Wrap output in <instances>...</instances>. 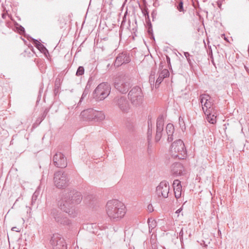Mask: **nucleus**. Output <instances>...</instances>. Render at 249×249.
<instances>
[{
  "mask_svg": "<svg viewBox=\"0 0 249 249\" xmlns=\"http://www.w3.org/2000/svg\"><path fill=\"white\" fill-rule=\"evenodd\" d=\"M61 199L58 201L59 208L72 217L77 215L74 205L79 204L82 200L80 192L71 188H63L61 190Z\"/></svg>",
  "mask_w": 249,
  "mask_h": 249,
  "instance_id": "f257e3e1",
  "label": "nucleus"
},
{
  "mask_svg": "<svg viewBox=\"0 0 249 249\" xmlns=\"http://www.w3.org/2000/svg\"><path fill=\"white\" fill-rule=\"evenodd\" d=\"M106 211L110 219L117 221L124 216L126 208L121 201L117 199H112L107 203Z\"/></svg>",
  "mask_w": 249,
  "mask_h": 249,
  "instance_id": "f03ea898",
  "label": "nucleus"
},
{
  "mask_svg": "<svg viewBox=\"0 0 249 249\" xmlns=\"http://www.w3.org/2000/svg\"><path fill=\"white\" fill-rule=\"evenodd\" d=\"M133 79L128 74H123L117 77L114 82L115 89L122 94H126L133 85Z\"/></svg>",
  "mask_w": 249,
  "mask_h": 249,
  "instance_id": "7ed1b4c3",
  "label": "nucleus"
},
{
  "mask_svg": "<svg viewBox=\"0 0 249 249\" xmlns=\"http://www.w3.org/2000/svg\"><path fill=\"white\" fill-rule=\"evenodd\" d=\"M111 86L107 82L100 84L94 89L92 93L93 98L96 101L104 100L110 94Z\"/></svg>",
  "mask_w": 249,
  "mask_h": 249,
  "instance_id": "20e7f679",
  "label": "nucleus"
},
{
  "mask_svg": "<svg viewBox=\"0 0 249 249\" xmlns=\"http://www.w3.org/2000/svg\"><path fill=\"white\" fill-rule=\"evenodd\" d=\"M170 151L172 157L179 159H183L187 155L184 143L180 139L176 140L172 143Z\"/></svg>",
  "mask_w": 249,
  "mask_h": 249,
  "instance_id": "39448f33",
  "label": "nucleus"
},
{
  "mask_svg": "<svg viewBox=\"0 0 249 249\" xmlns=\"http://www.w3.org/2000/svg\"><path fill=\"white\" fill-rule=\"evenodd\" d=\"M80 116L85 121L98 122L103 120L105 116L102 111H97L93 108H88L81 112Z\"/></svg>",
  "mask_w": 249,
  "mask_h": 249,
  "instance_id": "423d86ee",
  "label": "nucleus"
},
{
  "mask_svg": "<svg viewBox=\"0 0 249 249\" xmlns=\"http://www.w3.org/2000/svg\"><path fill=\"white\" fill-rule=\"evenodd\" d=\"M128 99L130 101L133 106H140L142 103L143 94L141 88L138 86L133 87L129 90Z\"/></svg>",
  "mask_w": 249,
  "mask_h": 249,
  "instance_id": "0eeeda50",
  "label": "nucleus"
},
{
  "mask_svg": "<svg viewBox=\"0 0 249 249\" xmlns=\"http://www.w3.org/2000/svg\"><path fill=\"white\" fill-rule=\"evenodd\" d=\"M129 99L122 95H117L112 100L113 105L124 113H128L131 109Z\"/></svg>",
  "mask_w": 249,
  "mask_h": 249,
  "instance_id": "6e6552de",
  "label": "nucleus"
},
{
  "mask_svg": "<svg viewBox=\"0 0 249 249\" xmlns=\"http://www.w3.org/2000/svg\"><path fill=\"white\" fill-rule=\"evenodd\" d=\"M200 101L202 106L203 110L205 114H209L211 116L212 111L215 110L213 102L209 95L207 94H202L200 96Z\"/></svg>",
  "mask_w": 249,
  "mask_h": 249,
  "instance_id": "1a4fd4ad",
  "label": "nucleus"
},
{
  "mask_svg": "<svg viewBox=\"0 0 249 249\" xmlns=\"http://www.w3.org/2000/svg\"><path fill=\"white\" fill-rule=\"evenodd\" d=\"M50 243L53 249H67L64 238L58 234H53Z\"/></svg>",
  "mask_w": 249,
  "mask_h": 249,
  "instance_id": "9d476101",
  "label": "nucleus"
},
{
  "mask_svg": "<svg viewBox=\"0 0 249 249\" xmlns=\"http://www.w3.org/2000/svg\"><path fill=\"white\" fill-rule=\"evenodd\" d=\"M54 183L55 187H65L68 185L69 179L67 175L61 171L56 172L54 174Z\"/></svg>",
  "mask_w": 249,
  "mask_h": 249,
  "instance_id": "9b49d317",
  "label": "nucleus"
},
{
  "mask_svg": "<svg viewBox=\"0 0 249 249\" xmlns=\"http://www.w3.org/2000/svg\"><path fill=\"white\" fill-rule=\"evenodd\" d=\"M52 216L55 221L61 225L69 226L71 224V220L65 216L61 212L56 209H53L51 212Z\"/></svg>",
  "mask_w": 249,
  "mask_h": 249,
  "instance_id": "f8f14e48",
  "label": "nucleus"
},
{
  "mask_svg": "<svg viewBox=\"0 0 249 249\" xmlns=\"http://www.w3.org/2000/svg\"><path fill=\"white\" fill-rule=\"evenodd\" d=\"M53 163L58 168H65L67 165V160L65 156L61 152H57L53 156Z\"/></svg>",
  "mask_w": 249,
  "mask_h": 249,
  "instance_id": "ddd939ff",
  "label": "nucleus"
},
{
  "mask_svg": "<svg viewBox=\"0 0 249 249\" xmlns=\"http://www.w3.org/2000/svg\"><path fill=\"white\" fill-rule=\"evenodd\" d=\"M164 118L163 115H160L157 120L155 141L158 142L162 137L163 131Z\"/></svg>",
  "mask_w": 249,
  "mask_h": 249,
  "instance_id": "4468645a",
  "label": "nucleus"
},
{
  "mask_svg": "<svg viewBox=\"0 0 249 249\" xmlns=\"http://www.w3.org/2000/svg\"><path fill=\"white\" fill-rule=\"evenodd\" d=\"M131 58L129 54L126 52H123L118 54L116 58L114 66L119 67L123 64H126L130 62Z\"/></svg>",
  "mask_w": 249,
  "mask_h": 249,
  "instance_id": "2eb2a0df",
  "label": "nucleus"
},
{
  "mask_svg": "<svg viewBox=\"0 0 249 249\" xmlns=\"http://www.w3.org/2000/svg\"><path fill=\"white\" fill-rule=\"evenodd\" d=\"M184 167L183 165L179 162H175L172 165L171 172L175 176H181L183 175Z\"/></svg>",
  "mask_w": 249,
  "mask_h": 249,
  "instance_id": "dca6fc26",
  "label": "nucleus"
},
{
  "mask_svg": "<svg viewBox=\"0 0 249 249\" xmlns=\"http://www.w3.org/2000/svg\"><path fill=\"white\" fill-rule=\"evenodd\" d=\"M166 133L167 135V141L171 142L174 140L173 134L175 131L174 126L172 124L169 123L165 128Z\"/></svg>",
  "mask_w": 249,
  "mask_h": 249,
  "instance_id": "f3484780",
  "label": "nucleus"
},
{
  "mask_svg": "<svg viewBox=\"0 0 249 249\" xmlns=\"http://www.w3.org/2000/svg\"><path fill=\"white\" fill-rule=\"evenodd\" d=\"M169 75V72L167 69H163L159 73V77L157 79L155 83V87L157 88L159 87L160 84L161 83L164 78H166Z\"/></svg>",
  "mask_w": 249,
  "mask_h": 249,
  "instance_id": "a211bd4d",
  "label": "nucleus"
},
{
  "mask_svg": "<svg viewBox=\"0 0 249 249\" xmlns=\"http://www.w3.org/2000/svg\"><path fill=\"white\" fill-rule=\"evenodd\" d=\"M170 189L171 188H156V192L159 196L161 194L163 197L167 198Z\"/></svg>",
  "mask_w": 249,
  "mask_h": 249,
  "instance_id": "6ab92c4d",
  "label": "nucleus"
},
{
  "mask_svg": "<svg viewBox=\"0 0 249 249\" xmlns=\"http://www.w3.org/2000/svg\"><path fill=\"white\" fill-rule=\"evenodd\" d=\"M148 123V130H147V140L149 141L152 138V124L151 119L148 118V120L147 121Z\"/></svg>",
  "mask_w": 249,
  "mask_h": 249,
  "instance_id": "aec40b11",
  "label": "nucleus"
},
{
  "mask_svg": "<svg viewBox=\"0 0 249 249\" xmlns=\"http://www.w3.org/2000/svg\"><path fill=\"white\" fill-rule=\"evenodd\" d=\"M215 110L212 111L210 114L211 116L209 114H205L207 116V120L208 121L212 124H214L216 123V116L215 115Z\"/></svg>",
  "mask_w": 249,
  "mask_h": 249,
  "instance_id": "412c9836",
  "label": "nucleus"
},
{
  "mask_svg": "<svg viewBox=\"0 0 249 249\" xmlns=\"http://www.w3.org/2000/svg\"><path fill=\"white\" fill-rule=\"evenodd\" d=\"M147 24V33L150 36V38L151 39H155L154 35L153 34V30H152V25L150 21H146Z\"/></svg>",
  "mask_w": 249,
  "mask_h": 249,
  "instance_id": "4be33fe9",
  "label": "nucleus"
},
{
  "mask_svg": "<svg viewBox=\"0 0 249 249\" xmlns=\"http://www.w3.org/2000/svg\"><path fill=\"white\" fill-rule=\"evenodd\" d=\"M40 193V190L39 188H37V189L36 190V191L34 192V193L32 197V200H31V205H33L35 203L36 201V200L38 196L39 195Z\"/></svg>",
  "mask_w": 249,
  "mask_h": 249,
  "instance_id": "5701e85b",
  "label": "nucleus"
},
{
  "mask_svg": "<svg viewBox=\"0 0 249 249\" xmlns=\"http://www.w3.org/2000/svg\"><path fill=\"white\" fill-rule=\"evenodd\" d=\"M182 188H171L174 191L175 196L177 198L181 196Z\"/></svg>",
  "mask_w": 249,
  "mask_h": 249,
  "instance_id": "b1692460",
  "label": "nucleus"
},
{
  "mask_svg": "<svg viewBox=\"0 0 249 249\" xmlns=\"http://www.w3.org/2000/svg\"><path fill=\"white\" fill-rule=\"evenodd\" d=\"M142 13L143 15L145 18L146 22L147 21H150L149 12L147 8L145 7L144 8L142 9Z\"/></svg>",
  "mask_w": 249,
  "mask_h": 249,
  "instance_id": "393cba45",
  "label": "nucleus"
},
{
  "mask_svg": "<svg viewBox=\"0 0 249 249\" xmlns=\"http://www.w3.org/2000/svg\"><path fill=\"white\" fill-rule=\"evenodd\" d=\"M85 69L83 66L78 67L76 72V75L77 76H81L84 74Z\"/></svg>",
  "mask_w": 249,
  "mask_h": 249,
  "instance_id": "a878e982",
  "label": "nucleus"
},
{
  "mask_svg": "<svg viewBox=\"0 0 249 249\" xmlns=\"http://www.w3.org/2000/svg\"><path fill=\"white\" fill-rule=\"evenodd\" d=\"M15 25L17 26V29L18 31L20 34H23L25 33V31L24 27H23L21 25H19L18 23H16Z\"/></svg>",
  "mask_w": 249,
  "mask_h": 249,
  "instance_id": "bb28decb",
  "label": "nucleus"
},
{
  "mask_svg": "<svg viewBox=\"0 0 249 249\" xmlns=\"http://www.w3.org/2000/svg\"><path fill=\"white\" fill-rule=\"evenodd\" d=\"M89 91H88V90H84L83 94L81 96V97L80 98V99L79 100V102L78 104V105H80L81 103H82V101L87 97L88 94H89Z\"/></svg>",
  "mask_w": 249,
  "mask_h": 249,
  "instance_id": "cd10ccee",
  "label": "nucleus"
},
{
  "mask_svg": "<svg viewBox=\"0 0 249 249\" xmlns=\"http://www.w3.org/2000/svg\"><path fill=\"white\" fill-rule=\"evenodd\" d=\"M184 55L186 57L188 62L189 63L190 66L192 65V62L191 59V57H192V55L190 54L188 52H184Z\"/></svg>",
  "mask_w": 249,
  "mask_h": 249,
  "instance_id": "c85d7f7f",
  "label": "nucleus"
},
{
  "mask_svg": "<svg viewBox=\"0 0 249 249\" xmlns=\"http://www.w3.org/2000/svg\"><path fill=\"white\" fill-rule=\"evenodd\" d=\"M148 223L149 229L151 228L152 229L156 226V222L154 220H152V221H150V219H148Z\"/></svg>",
  "mask_w": 249,
  "mask_h": 249,
  "instance_id": "c756f323",
  "label": "nucleus"
},
{
  "mask_svg": "<svg viewBox=\"0 0 249 249\" xmlns=\"http://www.w3.org/2000/svg\"><path fill=\"white\" fill-rule=\"evenodd\" d=\"M183 3L182 0H179L177 5V9L179 12L183 11Z\"/></svg>",
  "mask_w": 249,
  "mask_h": 249,
  "instance_id": "7c9ffc66",
  "label": "nucleus"
},
{
  "mask_svg": "<svg viewBox=\"0 0 249 249\" xmlns=\"http://www.w3.org/2000/svg\"><path fill=\"white\" fill-rule=\"evenodd\" d=\"M157 187H170L169 183L166 180H163Z\"/></svg>",
  "mask_w": 249,
  "mask_h": 249,
  "instance_id": "2f4dec72",
  "label": "nucleus"
},
{
  "mask_svg": "<svg viewBox=\"0 0 249 249\" xmlns=\"http://www.w3.org/2000/svg\"><path fill=\"white\" fill-rule=\"evenodd\" d=\"M31 39L32 40L33 44L37 48H39L40 45H41V43L39 42L37 40L34 39L33 38H31Z\"/></svg>",
  "mask_w": 249,
  "mask_h": 249,
  "instance_id": "473e14b6",
  "label": "nucleus"
},
{
  "mask_svg": "<svg viewBox=\"0 0 249 249\" xmlns=\"http://www.w3.org/2000/svg\"><path fill=\"white\" fill-rule=\"evenodd\" d=\"M172 187H182L180 181L178 179L174 180Z\"/></svg>",
  "mask_w": 249,
  "mask_h": 249,
  "instance_id": "72a5a7b5",
  "label": "nucleus"
},
{
  "mask_svg": "<svg viewBox=\"0 0 249 249\" xmlns=\"http://www.w3.org/2000/svg\"><path fill=\"white\" fill-rule=\"evenodd\" d=\"M40 45L41 46H40L39 48H37V49H38L41 52H44L45 51L48 52L47 49L43 44H41Z\"/></svg>",
  "mask_w": 249,
  "mask_h": 249,
  "instance_id": "f704fd0d",
  "label": "nucleus"
},
{
  "mask_svg": "<svg viewBox=\"0 0 249 249\" xmlns=\"http://www.w3.org/2000/svg\"><path fill=\"white\" fill-rule=\"evenodd\" d=\"M48 112V110L47 109H46L43 113V115H42V117H41V118L40 119V122H41L42 120H43L44 119V118H45V117L46 116L47 113Z\"/></svg>",
  "mask_w": 249,
  "mask_h": 249,
  "instance_id": "c9c22d12",
  "label": "nucleus"
},
{
  "mask_svg": "<svg viewBox=\"0 0 249 249\" xmlns=\"http://www.w3.org/2000/svg\"><path fill=\"white\" fill-rule=\"evenodd\" d=\"M183 228H182L181 229V231L179 232V239L181 242L183 240Z\"/></svg>",
  "mask_w": 249,
  "mask_h": 249,
  "instance_id": "e433bc0d",
  "label": "nucleus"
},
{
  "mask_svg": "<svg viewBox=\"0 0 249 249\" xmlns=\"http://www.w3.org/2000/svg\"><path fill=\"white\" fill-rule=\"evenodd\" d=\"M147 210L149 212L151 213L154 211V209L153 206L151 204H150L147 206Z\"/></svg>",
  "mask_w": 249,
  "mask_h": 249,
  "instance_id": "4c0bfd02",
  "label": "nucleus"
},
{
  "mask_svg": "<svg viewBox=\"0 0 249 249\" xmlns=\"http://www.w3.org/2000/svg\"><path fill=\"white\" fill-rule=\"evenodd\" d=\"M157 16V12L156 10H154L151 13V16L153 18V21H154V19L156 18Z\"/></svg>",
  "mask_w": 249,
  "mask_h": 249,
  "instance_id": "58836bf2",
  "label": "nucleus"
},
{
  "mask_svg": "<svg viewBox=\"0 0 249 249\" xmlns=\"http://www.w3.org/2000/svg\"><path fill=\"white\" fill-rule=\"evenodd\" d=\"M166 57L167 63L168 64V67H169V68H170L171 67V62H170V58L169 56H168V55H166Z\"/></svg>",
  "mask_w": 249,
  "mask_h": 249,
  "instance_id": "ea45409f",
  "label": "nucleus"
},
{
  "mask_svg": "<svg viewBox=\"0 0 249 249\" xmlns=\"http://www.w3.org/2000/svg\"><path fill=\"white\" fill-rule=\"evenodd\" d=\"M154 81H155V77L154 76H151V75H150L149 76V82L151 84H152V83H154Z\"/></svg>",
  "mask_w": 249,
  "mask_h": 249,
  "instance_id": "a19ab883",
  "label": "nucleus"
},
{
  "mask_svg": "<svg viewBox=\"0 0 249 249\" xmlns=\"http://www.w3.org/2000/svg\"><path fill=\"white\" fill-rule=\"evenodd\" d=\"M208 53L209 55H210V57L211 58H213V56L212 50L211 49V47L210 48L209 51H208Z\"/></svg>",
  "mask_w": 249,
  "mask_h": 249,
  "instance_id": "79ce46f5",
  "label": "nucleus"
},
{
  "mask_svg": "<svg viewBox=\"0 0 249 249\" xmlns=\"http://www.w3.org/2000/svg\"><path fill=\"white\" fill-rule=\"evenodd\" d=\"M59 87V84L58 82H57V81L56 80L55 82V90L56 89H58Z\"/></svg>",
  "mask_w": 249,
  "mask_h": 249,
  "instance_id": "37998d69",
  "label": "nucleus"
},
{
  "mask_svg": "<svg viewBox=\"0 0 249 249\" xmlns=\"http://www.w3.org/2000/svg\"><path fill=\"white\" fill-rule=\"evenodd\" d=\"M155 74H156V71L155 70H152L151 71V73H150V75H151V76H155Z\"/></svg>",
  "mask_w": 249,
  "mask_h": 249,
  "instance_id": "c03bdc74",
  "label": "nucleus"
},
{
  "mask_svg": "<svg viewBox=\"0 0 249 249\" xmlns=\"http://www.w3.org/2000/svg\"><path fill=\"white\" fill-rule=\"evenodd\" d=\"M217 5L220 9H221L222 3L220 1H218L217 2Z\"/></svg>",
  "mask_w": 249,
  "mask_h": 249,
  "instance_id": "a18cd8bd",
  "label": "nucleus"
},
{
  "mask_svg": "<svg viewBox=\"0 0 249 249\" xmlns=\"http://www.w3.org/2000/svg\"><path fill=\"white\" fill-rule=\"evenodd\" d=\"M7 14V12H6V13H2L1 15L2 18L3 19H5Z\"/></svg>",
  "mask_w": 249,
  "mask_h": 249,
  "instance_id": "49530a36",
  "label": "nucleus"
},
{
  "mask_svg": "<svg viewBox=\"0 0 249 249\" xmlns=\"http://www.w3.org/2000/svg\"><path fill=\"white\" fill-rule=\"evenodd\" d=\"M91 78H90L89 79L88 82V83L87 84V85L89 86V87H90V86H91Z\"/></svg>",
  "mask_w": 249,
  "mask_h": 249,
  "instance_id": "de8ad7c7",
  "label": "nucleus"
},
{
  "mask_svg": "<svg viewBox=\"0 0 249 249\" xmlns=\"http://www.w3.org/2000/svg\"><path fill=\"white\" fill-rule=\"evenodd\" d=\"M182 208H180L179 209H178V210H177V211L176 212V213H179L181 212V211H182Z\"/></svg>",
  "mask_w": 249,
  "mask_h": 249,
  "instance_id": "09e8293b",
  "label": "nucleus"
},
{
  "mask_svg": "<svg viewBox=\"0 0 249 249\" xmlns=\"http://www.w3.org/2000/svg\"><path fill=\"white\" fill-rule=\"evenodd\" d=\"M163 68V66L162 63H160V66H159V69L161 70H162Z\"/></svg>",
  "mask_w": 249,
  "mask_h": 249,
  "instance_id": "8fccbe9b",
  "label": "nucleus"
},
{
  "mask_svg": "<svg viewBox=\"0 0 249 249\" xmlns=\"http://www.w3.org/2000/svg\"><path fill=\"white\" fill-rule=\"evenodd\" d=\"M89 89H90V87H89V86L86 85L84 90H88V91H89Z\"/></svg>",
  "mask_w": 249,
  "mask_h": 249,
  "instance_id": "3c124183",
  "label": "nucleus"
},
{
  "mask_svg": "<svg viewBox=\"0 0 249 249\" xmlns=\"http://www.w3.org/2000/svg\"><path fill=\"white\" fill-rule=\"evenodd\" d=\"M40 119H37L36 121V122H38L39 124H40L41 122H40Z\"/></svg>",
  "mask_w": 249,
  "mask_h": 249,
  "instance_id": "603ef678",
  "label": "nucleus"
},
{
  "mask_svg": "<svg viewBox=\"0 0 249 249\" xmlns=\"http://www.w3.org/2000/svg\"><path fill=\"white\" fill-rule=\"evenodd\" d=\"M212 63H213V65H214V61H213V58H212Z\"/></svg>",
  "mask_w": 249,
  "mask_h": 249,
  "instance_id": "864d4df0",
  "label": "nucleus"
},
{
  "mask_svg": "<svg viewBox=\"0 0 249 249\" xmlns=\"http://www.w3.org/2000/svg\"><path fill=\"white\" fill-rule=\"evenodd\" d=\"M16 227H13V228L12 229V230L13 231H16Z\"/></svg>",
  "mask_w": 249,
  "mask_h": 249,
  "instance_id": "5fc2aeb1",
  "label": "nucleus"
},
{
  "mask_svg": "<svg viewBox=\"0 0 249 249\" xmlns=\"http://www.w3.org/2000/svg\"><path fill=\"white\" fill-rule=\"evenodd\" d=\"M16 227H13V228L12 229V230L13 231H16Z\"/></svg>",
  "mask_w": 249,
  "mask_h": 249,
  "instance_id": "6e6d98bb",
  "label": "nucleus"
},
{
  "mask_svg": "<svg viewBox=\"0 0 249 249\" xmlns=\"http://www.w3.org/2000/svg\"><path fill=\"white\" fill-rule=\"evenodd\" d=\"M180 120H181V119H180V118H179V122H180Z\"/></svg>",
  "mask_w": 249,
  "mask_h": 249,
  "instance_id": "4d7b16f0",
  "label": "nucleus"
},
{
  "mask_svg": "<svg viewBox=\"0 0 249 249\" xmlns=\"http://www.w3.org/2000/svg\"><path fill=\"white\" fill-rule=\"evenodd\" d=\"M205 101V99H203V103L204 102V101Z\"/></svg>",
  "mask_w": 249,
  "mask_h": 249,
  "instance_id": "13d9d810",
  "label": "nucleus"
},
{
  "mask_svg": "<svg viewBox=\"0 0 249 249\" xmlns=\"http://www.w3.org/2000/svg\"><path fill=\"white\" fill-rule=\"evenodd\" d=\"M127 127H128V128H129V129H131V128H129L128 126H127Z\"/></svg>",
  "mask_w": 249,
  "mask_h": 249,
  "instance_id": "bf43d9fd",
  "label": "nucleus"
},
{
  "mask_svg": "<svg viewBox=\"0 0 249 249\" xmlns=\"http://www.w3.org/2000/svg\"><path fill=\"white\" fill-rule=\"evenodd\" d=\"M124 18L123 21H122V23L123 22V21H124Z\"/></svg>",
  "mask_w": 249,
  "mask_h": 249,
  "instance_id": "052dcab7",
  "label": "nucleus"
},
{
  "mask_svg": "<svg viewBox=\"0 0 249 249\" xmlns=\"http://www.w3.org/2000/svg\"><path fill=\"white\" fill-rule=\"evenodd\" d=\"M248 191L249 192V188H248Z\"/></svg>",
  "mask_w": 249,
  "mask_h": 249,
  "instance_id": "680f3d73",
  "label": "nucleus"
},
{
  "mask_svg": "<svg viewBox=\"0 0 249 249\" xmlns=\"http://www.w3.org/2000/svg\"><path fill=\"white\" fill-rule=\"evenodd\" d=\"M248 187H249V185H248Z\"/></svg>",
  "mask_w": 249,
  "mask_h": 249,
  "instance_id": "e2e57ef3",
  "label": "nucleus"
}]
</instances>
